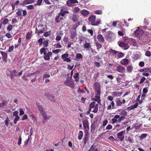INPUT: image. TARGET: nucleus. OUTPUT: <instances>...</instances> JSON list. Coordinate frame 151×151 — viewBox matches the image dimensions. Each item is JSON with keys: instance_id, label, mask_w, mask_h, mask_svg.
Wrapping results in <instances>:
<instances>
[{"instance_id": "nucleus-1", "label": "nucleus", "mask_w": 151, "mask_h": 151, "mask_svg": "<svg viewBox=\"0 0 151 151\" xmlns=\"http://www.w3.org/2000/svg\"><path fill=\"white\" fill-rule=\"evenodd\" d=\"M96 19L95 16L91 15L89 17L88 19L89 21L91 23V24L93 26H97L100 23L101 21L97 20L95 21Z\"/></svg>"}, {"instance_id": "nucleus-2", "label": "nucleus", "mask_w": 151, "mask_h": 151, "mask_svg": "<svg viewBox=\"0 0 151 151\" xmlns=\"http://www.w3.org/2000/svg\"><path fill=\"white\" fill-rule=\"evenodd\" d=\"M115 35L113 33H109L107 34L105 36L106 40L109 41L110 42L114 40L115 39Z\"/></svg>"}, {"instance_id": "nucleus-3", "label": "nucleus", "mask_w": 151, "mask_h": 151, "mask_svg": "<svg viewBox=\"0 0 151 151\" xmlns=\"http://www.w3.org/2000/svg\"><path fill=\"white\" fill-rule=\"evenodd\" d=\"M90 109L91 110V109L93 108H94V109L92 111L94 113H96L97 112L98 110V104H96V102L93 101L89 105Z\"/></svg>"}, {"instance_id": "nucleus-4", "label": "nucleus", "mask_w": 151, "mask_h": 151, "mask_svg": "<svg viewBox=\"0 0 151 151\" xmlns=\"http://www.w3.org/2000/svg\"><path fill=\"white\" fill-rule=\"evenodd\" d=\"M135 35L137 37H138L141 36L144 34V31L143 30L138 28V29H136L135 32Z\"/></svg>"}, {"instance_id": "nucleus-5", "label": "nucleus", "mask_w": 151, "mask_h": 151, "mask_svg": "<svg viewBox=\"0 0 151 151\" xmlns=\"http://www.w3.org/2000/svg\"><path fill=\"white\" fill-rule=\"evenodd\" d=\"M78 3V1L77 0H68L66 4L69 7H72L74 4Z\"/></svg>"}, {"instance_id": "nucleus-6", "label": "nucleus", "mask_w": 151, "mask_h": 151, "mask_svg": "<svg viewBox=\"0 0 151 151\" xmlns=\"http://www.w3.org/2000/svg\"><path fill=\"white\" fill-rule=\"evenodd\" d=\"M93 87L96 93H100V87L99 84L98 83H95L93 85Z\"/></svg>"}, {"instance_id": "nucleus-7", "label": "nucleus", "mask_w": 151, "mask_h": 151, "mask_svg": "<svg viewBox=\"0 0 151 151\" xmlns=\"http://www.w3.org/2000/svg\"><path fill=\"white\" fill-rule=\"evenodd\" d=\"M125 132L124 131H122L117 134V137L121 141H122L124 138V134Z\"/></svg>"}, {"instance_id": "nucleus-8", "label": "nucleus", "mask_w": 151, "mask_h": 151, "mask_svg": "<svg viewBox=\"0 0 151 151\" xmlns=\"http://www.w3.org/2000/svg\"><path fill=\"white\" fill-rule=\"evenodd\" d=\"M118 43L119 46L120 47H124V50L127 49L129 47V46L128 45V44L126 43L122 42H118Z\"/></svg>"}, {"instance_id": "nucleus-9", "label": "nucleus", "mask_w": 151, "mask_h": 151, "mask_svg": "<svg viewBox=\"0 0 151 151\" xmlns=\"http://www.w3.org/2000/svg\"><path fill=\"white\" fill-rule=\"evenodd\" d=\"M83 127L85 130V131L88 132L89 129L88 121L87 120H84L83 121Z\"/></svg>"}, {"instance_id": "nucleus-10", "label": "nucleus", "mask_w": 151, "mask_h": 151, "mask_svg": "<svg viewBox=\"0 0 151 151\" xmlns=\"http://www.w3.org/2000/svg\"><path fill=\"white\" fill-rule=\"evenodd\" d=\"M116 70L118 72L122 73H124L125 72V68L121 65L117 66Z\"/></svg>"}, {"instance_id": "nucleus-11", "label": "nucleus", "mask_w": 151, "mask_h": 151, "mask_svg": "<svg viewBox=\"0 0 151 151\" xmlns=\"http://www.w3.org/2000/svg\"><path fill=\"white\" fill-rule=\"evenodd\" d=\"M100 95V93H96V96L94 99H93V100L97 101L99 104H100L101 103Z\"/></svg>"}, {"instance_id": "nucleus-12", "label": "nucleus", "mask_w": 151, "mask_h": 151, "mask_svg": "<svg viewBox=\"0 0 151 151\" xmlns=\"http://www.w3.org/2000/svg\"><path fill=\"white\" fill-rule=\"evenodd\" d=\"M64 84L66 86H69L71 88H73L75 84L73 82L67 80L64 82Z\"/></svg>"}, {"instance_id": "nucleus-13", "label": "nucleus", "mask_w": 151, "mask_h": 151, "mask_svg": "<svg viewBox=\"0 0 151 151\" xmlns=\"http://www.w3.org/2000/svg\"><path fill=\"white\" fill-rule=\"evenodd\" d=\"M45 95L50 101L53 102L55 101V99L54 96L47 93H45Z\"/></svg>"}, {"instance_id": "nucleus-14", "label": "nucleus", "mask_w": 151, "mask_h": 151, "mask_svg": "<svg viewBox=\"0 0 151 151\" xmlns=\"http://www.w3.org/2000/svg\"><path fill=\"white\" fill-rule=\"evenodd\" d=\"M52 55V53L51 52H49L45 54L44 55V58L45 60H48L50 59V57Z\"/></svg>"}, {"instance_id": "nucleus-15", "label": "nucleus", "mask_w": 151, "mask_h": 151, "mask_svg": "<svg viewBox=\"0 0 151 151\" xmlns=\"http://www.w3.org/2000/svg\"><path fill=\"white\" fill-rule=\"evenodd\" d=\"M22 72L23 70H22L18 74H17L16 71L14 70L12 71V74L13 75L11 76V78H13L14 77V76H20L22 74Z\"/></svg>"}, {"instance_id": "nucleus-16", "label": "nucleus", "mask_w": 151, "mask_h": 151, "mask_svg": "<svg viewBox=\"0 0 151 151\" xmlns=\"http://www.w3.org/2000/svg\"><path fill=\"white\" fill-rule=\"evenodd\" d=\"M119 115H115L114 118L112 119V123L114 124L117 122H119Z\"/></svg>"}, {"instance_id": "nucleus-17", "label": "nucleus", "mask_w": 151, "mask_h": 151, "mask_svg": "<svg viewBox=\"0 0 151 151\" xmlns=\"http://www.w3.org/2000/svg\"><path fill=\"white\" fill-rule=\"evenodd\" d=\"M129 43L130 45L134 46H137V43L136 40L133 39H131L129 40Z\"/></svg>"}, {"instance_id": "nucleus-18", "label": "nucleus", "mask_w": 151, "mask_h": 151, "mask_svg": "<svg viewBox=\"0 0 151 151\" xmlns=\"http://www.w3.org/2000/svg\"><path fill=\"white\" fill-rule=\"evenodd\" d=\"M76 35V31L75 29H74L71 31L70 37L71 39H73L75 37Z\"/></svg>"}, {"instance_id": "nucleus-19", "label": "nucleus", "mask_w": 151, "mask_h": 151, "mask_svg": "<svg viewBox=\"0 0 151 151\" xmlns=\"http://www.w3.org/2000/svg\"><path fill=\"white\" fill-rule=\"evenodd\" d=\"M128 60L126 58L122 59L120 61L121 63L123 65H126L128 63Z\"/></svg>"}, {"instance_id": "nucleus-20", "label": "nucleus", "mask_w": 151, "mask_h": 151, "mask_svg": "<svg viewBox=\"0 0 151 151\" xmlns=\"http://www.w3.org/2000/svg\"><path fill=\"white\" fill-rule=\"evenodd\" d=\"M34 2V0H24L22 4L26 5L31 4Z\"/></svg>"}, {"instance_id": "nucleus-21", "label": "nucleus", "mask_w": 151, "mask_h": 151, "mask_svg": "<svg viewBox=\"0 0 151 151\" xmlns=\"http://www.w3.org/2000/svg\"><path fill=\"white\" fill-rule=\"evenodd\" d=\"M97 39L100 42H103L104 41V38L103 36L101 34L98 35Z\"/></svg>"}, {"instance_id": "nucleus-22", "label": "nucleus", "mask_w": 151, "mask_h": 151, "mask_svg": "<svg viewBox=\"0 0 151 151\" xmlns=\"http://www.w3.org/2000/svg\"><path fill=\"white\" fill-rule=\"evenodd\" d=\"M72 19L74 22H77L78 20V16L76 14H73Z\"/></svg>"}, {"instance_id": "nucleus-23", "label": "nucleus", "mask_w": 151, "mask_h": 151, "mask_svg": "<svg viewBox=\"0 0 151 151\" xmlns=\"http://www.w3.org/2000/svg\"><path fill=\"white\" fill-rule=\"evenodd\" d=\"M81 13L82 15L86 16L90 12L85 9H83L81 11Z\"/></svg>"}, {"instance_id": "nucleus-24", "label": "nucleus", "mask_w": 151, "mask_h": 151, "mask_svg": "<svg viewBox=\"0 0 151 151\" xmlns=\"http://www.w3.org/2000/svg\"><path fill=\"white\" fill-rule=\"evenodd\" d=\"M138 105V103L137 102L135 104H133L131 106L128 107L127 108V109L129 110H131L133 109H134L136 108Z\"/></svg>"}, {"instance_id": "nucleus-25", "label": "nucleus", "mask_w": 151, "mask_h": 151, "mask_svg": "<svg viewBox=\"0 0 151 151\" xmlns=\"http://www.w3.org/2000/svg\"><path fill=\"white\" fill-rule=\"evenodd\" d=\"M43 117H44V119L45 120H47L49 119L50 117V116H47L46 113L45 112H44L43 113L41 114Z\"/></svg>"}, {"instance_id": "nucleus-26", "label": "nucleus", "mask_w": 151, "mask_h": 151, "mask_svg": "<svg viewBox=\"0 0 151 151\" xmlns=\"http://www.w3.org/2000/svg\"><path fill=\"white\" fill-rule=\"evenodd\" d=\"M141 56L140 54H136L133 55V58L135 60H137L140 58Z\"/></svg>"}, {"instance_id": "nucleus-27", "label": "nucleus", "mask_w": 151, "mask_h": 151, "mask_svg": "<svg viewBox=\"0 0 151 151\" xmlns=\"http://www.w3.org/2000/svg\"><path fill=\"white\" fill-rule=\"evenodd\" d=\"M37 106L38 108L39 109L40 111V113L41 114H42L44 113V112H45V111H44L43 110V109L42 106L39 104H37Z\"/></svg>"}, {"instance_id": "nucleus-28", "label": "nucleus", "mask_w": 151, "mask_h": 151, "mask_svg": "<svg viewBox=\"0 0 151 151\" xmlns=\"http://www.w3.org/2000/svg\"><path fill=\"white\" fill-rule=\"evenodd\" d=\"M88 151H98V149L96 148V146L94 145L91 146L90 149Z\"/></svg>"}, {"instance_id": "nucleus-29", "label": "nucleus", "mask_w": 151, "mask_h": 151, "mask_svg": "<svg viewBox=\"0 0 151 151\" xmlns=\"http://www.w3.org/2000/svg\"><path fill=\"white\" fill-rule=\"evenodd\" d=\"M112 95L115 96H120L121 93L119 92H114L112 93Z\"/></svg>"}, {"instance_id": "nucleus-30", "label": "nucleus", "mask_w": 151, "mask_h": 151, "mask_svg": "<svg viewBox=\"0 0 151 151\" xmlns=\"http://www.w3.org/2000/svg\"><path fill=\"white\" fill-rule=\"evenodd\" d=\"M46 48L44 47H42L41 48L40 50V52L41 54H42L43 53L44 54V55L46 53Z\"/></svg>"}, {"instance_id": "nucleus-31", "label": "nucleus", "mask_w": 151, "mask_h": 151, "mask_svg": "<svg viewBox=\"0 0 151 151\" xmlns=\"http://www.w3.org/2000/svg\"><path fill=\"white\" fill-rule=\"evenodd\" d=\"M83 135V131H80L79 132V133L78 135V139L79 140H81Z\"/></svg>"}, {"instance_id": "nucleus-32", "label": "nucleus", "mask_w": 151, "mask_h": 151, "mask_svg": "<svg viewBox=\"0 0 151 151\" xmlns=\"http://www.w3.org/2000/svg\"><path fill=\"white\" fill-rule=\"evenodd\" d=\"M133 69V67L131 65H129L127 67L126 70L128 72H131Z\"/></svg>"}, {"instance_id": "nucleus-33", "label": "nucleus", "mask_w": 151, "mask_h": 151, "mask_svg": "<svg viewBox=\"0 0 151 151\" xmlns=\"http://www.w3.org/2000/svg\"><path fill=\"white\" fill-rule=\"evenodd\" d=\"M79 74L78 73H76L73 76L74 78L75 79V81H78L79 78H78Z\"/></svg>"}, {"instance_id": "nucleus-34", "label": "nucleus", "mask_w": 151, "mask_h": 151, "mask_svg": "<svg viewBox=\"0 0 151 151\" xmlns=\"http://www.w3.org/2000/svg\"><path fill=\"white\" fill-rule=\"evenodd\" d=\"M117 57L118 58H120L123 57L124 56V54L122 52H118Z\"/></svg>"}, {"instance_id": "nucleus-35", "label": "nucleus", "mask_w": 151, "mask_h": 151, "mask_svg": "<svg viewBox=\"0 0 151 151\" xmlns=\"http://www.w3.org/2000/svg\"><path fill=\"white\" fill-rule=\"evenodd\" d=\"M83 58V56L80 53H78L76 55V59H81Z\"/></svg>"}, {"instance_id": "nucleus-36", "label": "nucleus", "mask_w": 151, "mask_h": 151, "mask_svg": "<svg viewBox=\"0 0 151 151\" xmlns=\"http://www.w3.org/2000/svg\"><path fill=\"white\" fill-rule=\"evenodd\" d=\"M80 10V9L78 7H75L73 8V12L74 13H77Z\"/></svg>"}, {"instance_id": "nucleus-37", "label": "nucleus", "mask_w": 151, "mask_h": 151, "mask_svg": "<svg viewBox=\"0 0 151 151\" xmlns=\"http://www.w3.org/2000/svg\"><path fill=\"white\" fill-rule=\"evenodd\" d=\"M60 16L58 14V15L56 17L55 19V20L57 23H59L60 22Z\"/></svg>"}, {"instance_id": "nucleus-38", "label": "nucleus", "mask_w": 151, "mask_h": 151, "mask_svg": "<svg viewBox=\"0 0 151 151\" xmlns=\"http://www.w3.org/2000/svg\"><path fill=\"white\" fill-rule=\"evenodd\" d=\"M68 55H69L68 53H65L62 55L61 57L63 60L65 58H67V57L68 56Z\"/></svg>"}, {"instance_id": "nucleus-39", "label": "nucleus", "mask_w": 151, "mask_h": 151, "mask_svg": "<svg viewBox=\"0 0 151 151\" xmlns=\"http://www.w3.org/2000/svg\"><path fill=\"white\" fill-rule=\"evenodd\" d=\"M96 45L97 47V49L98 50H99V49L101 48L102 47L101 45L99 43V42H97L96 43Z\"/></svg>"}, {"instance_id": "nucleus-40", "label": "nucleus", "mask_w": 151, "mask_h": 151, "mask_svg": "<svg viewBox=\"0 0 151 151\" xmlns=\"http://www.w3.org/2000/svg\"><path fill=\"white\" fill-rule=\"evenodd\" d=\"M50 35V31L45 32L43 34V35L44 36L46 37H47L48 36H49V35Z\"/></svg>"}, {"instance_id": "nucleus-41", "label": "nucleus", "mask_w": 151, "mask_h": 151, "mask_svg": "<svg viewBox=\"0 0 151 151\" xmlns=\"http://www.w3.org/2000/svg\"><path fill=\"white\" fill-rule=\"evenodd\" d=\"M44 31V30L43 29H41V30H39L37 28L36 29V32L38 33V34L43 32Z\"/></svg>"}, {"instance_id": "nucleus-42", "label": "nucleus", "mask_w": 151, "mask_h": 151, "mask_svg": "<svg viewBox=\"0 0 151 151\" xmlns=\"http://www.w3.org/2000/svg\"><path fill=\"white\" fill-rule=\"evenodd\" d=\"M32 37L31 34L30 33L28 32L27 34L26 35V39L28 40H29Z\"/></svg>"}, {"instance_id": "nucleus-43", "label": "nucleus", "mask_w": 151, "mask_h": 151, "mask_svg": "<svg viewBox=\"0 0 151 151\" xmlns=\"http://www.w3.org/2000/svg\"><path fill=\"white\" fill-rule=\"evenodd\" d=\"M147 136V134L146 133L143 134H142L140 137V139H142L145 138Z\"/></svg>"}, {"instance_id": "nucleus-44", "label": "nucleus", "mask_w": 151, "mask_h": 151, "mask_svg": "<svg viewBox=\"0 0 151 151\" xmlns=\"http://www.w3.org/2000/svg\"><path fill=\"white\" fill-rule=\"evenodd\" d=\"M13 26L11 24H9L7 28V29L8 31H10L12 29Z\"/></svg>"}, {"instance_id": "nucleus-45", "label": "nucleus", "mask_w": 151, "mask_h": 151, "mask_svg": "<svg viewBox=\"0 0 151 151\" xmlns=\"http://www.w3.org/2000/svg\"><path fill=\"white\" fill-rule=\"evenodd\" d=\"M145 55L146 56L150 57L151 55V52L150 51L147 50L145 52Z\"/></svg>"}, {"instance_id": "nucleus-46", "label": "nucleus", "mask_w": 151, "mask_h": 151, "mask_svg": "<svg viewBox=\"0 0 151 151\" xmlns=\"http://www.w3.org/2000/svg\"><path fill=\"white\" fill-rule=\"evenodd\" d=\"M90 43L85 42L84 44V46L85 48H89L90 46Z\"/></svg>"}, {"instance_id": "nucleus-47", "label": "nucleus", "mask_w": 151, "mask_h": 151, "mask_svg": "<svg viewBox=\"0 0 151 151\" xmlns=\"http://www.w3.org/2000/svg\"><path fill=\"white\" fill-rule=\"evenodd\" d=\"M110 52L111 54H112L113 55H115L118 52L114 50H111L110 51Z\"/></svg>"}, {"instance_id": "nucleus-48", "label": "nucleus", "mask_w": 151, "mask_h": 151, "mask_svg": "<svg viewBox=\"0 0 151 151\" xmlns=\"http://www.w3.org/2000/svg\"><path fill=\"white\" fill-rule=\"evenodd\" d=\"M1 54L3 56V58H6L7 57V55L4 52H1Z\"/></svg>"}, {"instance_id": "nucleus-49", "label": "nucleus", "mask_w": 151, "mask_h": 151, "mask_svg": "<svg viewBox=\"0 0 151 151\" xmlns=\"http://www.w3.org/2000/svg\"><path fill=\"white\" fill-rule=\"evenodd\" d=\"M19 119V116H16V117L15 118L14 120V124H16L17 123V121H18Z\"/></svg>"}, {"instance_id": "nucleus-50", "label": "nucleus", "mask_w": 151, "mask_h": 151, "mask_svg": "<svg viewBox=\"0 0 151 151\" xmlns=\"http://www.w3.org/2000/svg\"><path fill=\"white\" fill-rule=\"evenodd\" d=\"M16 14L18 16H20L22 15L21 11L19 9H18V11L16 12Z\"/></svg>"}, {"instance_id": "nucleus-51", "label": "nucleus", "mask_w": 151, "mask_h": 151, "mask_svg": "<svg viewBox=\"0 0 151 151\" xmlns=\"http://www.w3.org/2000/svg\"><path fill=\"white\" fill-rule=\"evenodd\" d=\"M94 13L96 14H102L101 10H97L94 11Z\"/></svg>"}, {"instance_id": "nucleus-52", "label": "nucleus", "mask_w": 151, "mask_h": 151, "mask_svg": "<svg viewBox=\"0 0 151 151\" xmlns=\"http://www.w3.org/2000/svg\"><path fill=\"white\" fill-rule=\"evenodd\" d=\"M48 42L47 40H45L43 43L44 46L45 47H47L48 46Z\"/></svg>"}, {"instance_id": "nucleus-53", "label": "nucleus", "mask_w": 151, "mask_h": 151, "mask_svg": "<svg viewBox=\"0 0 151 151\" xmlns=\"http://www.w3.org/2000/svg\"><path fill=\"white\" fill-rule=\"evenodd\" d=\"M19 115H23L24 113V111H23V109L22 108H20L19 109Z\"/></svg>"}, {"instance_id": "nucleus-54", "label": "nucleus", "mask_w": 151, "mask_h": 151, "mask_svg": "<svg viewBox=\"0 0 151 151\" xmlns=\"http://www.w3.org/2000/svg\"><path fill=\"white\" fill-rule=\"evenodd\" d=\"M18 22V21L16 18H14L12 20V24H13Z\"/></svg>"}, {"instance_id": "nucleus-55", "label": "nucleus", "mask_w": 151, "mask_h": 151, "mask_svg": "<svg viewBox=\"0 0 151 151\" xmlns=\"http://www.w3.org/2000/svg\"><path fill=\"white\" fill-rule=\"evenodd\" d=\"M37 29H38L39 30H41V29H43L44 30H45V27H44V26L42 25H41L40 26H38L37 27Z\"/></svg>"}, {"instance_id": "nucleus-56", "label": "nucleus", "mask_w": 151, "mask_h": 151, "mask_svg": "<svg viewBox=\"0 0 151 151\" xmlns=\"http://www.w3.org/2000/svg\"><path fill=\"white\" fill-rule=\"evenodd\" d=\"M9 118L8 117H7L6 119V120L5 121V124L7 126L9 124Z\"/></svg>"}, {"instance_id": "nucleus-57", "label": "nucleus", "mask_w": 151, "mask_h": 151, "mask_svg": "<svg viewBox=\"0 0 151 151\" xmlns=\"http://www.w3.org/2000/svg\"><path fill=\"white\" fill-rule=\"evenodd\" d=\"M127 140L130 143H133L134 141V140L130 137H128Z\"/></svg>"}, {"instance_id": "nucleus-58", "label": "nucleus", "mask_w": 151, "mask_h": 151, "mask_svg": "<svg viewBox=\"0 0 151 151\" xmlns=\"http://www.w3.org/2000/svg\"><path fill=\"white\" fill-rule=\"evenodd\" d=\"M42 2V0H38L37 1L36 4H35V5H36L40 6L41 5V3Z\"/></svg>"}, {"instance_id": "nucleus-59", "label": "nucleus", "mask_w": 151, "mask_h": 151, "mask_svg": "<svg viewBox=\"0 0 151 151\" xmlns=\"http://www.w3.org/2000/svg\"><path fill=\"white\" fill-rule=\"evenodd\" d=\"M22 141V138L21 135H20L19 137L18 142V144L19 145H20Z\"/></svg>"}, {"instance_id": "nucleus-60", "label": "nucleus", "mask_w": 151, "mask_h": 151, "mask_svg": "<svg viewBox=\"0 0 151 151\" xmlns=\"http://www.w3.org/2000/svg\"><path fill=\"white\" fill-rule=\"evenodd\" d=\"M14 46L13 45L11 46H10L9 47V50H8V51L9 52H11L14 49Z\"/></svg>"}, {"instance_id": "nucleus-61", "label": "nucleus", "mask_w": 151, "mask_h": 151, "mask_svg": "<svg viewBox=\"0 0 151 151\" xmlns=\"http://www.w3.org/2000/svg\"><path fill=\"white\" fill-rule=\"evenodd\" d=\"M146 79V78L145 77H143L140 80V84L142 83H143L145 80Z\"/></svg>"}, {"instance_id": "nucleus-62", "label": "nucleus", "mask_w": 151, "mask_h": 151, "mask_svg": "<svg viewBox=\"0 0 151 151\" xmlns=\"http://www.w3.org/2000/svg\"><path fill=\"white\" fill-rule=\"evenodd\" d=\"M55 46L57 48H61L62 47V46L60 45V44L59 42L56 44L55 45Z\"/></svg>"}, {"instance_id": "nucleus-63", "label": "nucleus", "mask_w": 151, "mask_h": 151, "mask_svg": "<svg viewBox=\"0 0 151 151\" xmlns=\"http://www.w3.org/2000/svg\"><path fill=\"white\" fill-rule=\"evenodd\" d=\"M63 61H65L68 63H69L71 61V60L70 59V58H67L63 60Z\"/></svg>"}, {"instance_id": "nucleus-64", "label": "nucleus", "mask_w": 151, "mask_h": 151, "mask_svg": "<svg viewBox=\"0 0 151 151\" xmlns=\"http://www.w3.org/2000/svg\"><path fill=\"white\" fill-rule=\"evenodd\" d=\"M28 119V116H27V115L24 114L22 117V120H24L25 119Z\"/></svg>"}]
</instances>
